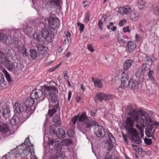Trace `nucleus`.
Returning <instances> with one entry per match:
<instances>
[{
  "instance_id": "obj_1",
  "label": "nucleus",
  "mask_w": 159,
  "mask_h": 159,
  "mask_svg": "<svg viewBox=\"0 0 159 159\" xmlns=\"http://www.w3.org/2000/svg\"><path fill=\"white\" fill-rule=\"evenodd\" d=\"M42 90L35 89L31 93L30 95L32 98L35 100L36 103L40 100L45 99L48 95L49 100L53 102L57 101V97L55 92L56 88L54 87H48L45 85L42 87Z\"/></svg>"
},
{
  "instance_id": "obj_2",
  "label": "nucleus",
  "mask_w": 159,
  "mask_h": 159,
  "mask_svg": "<svg viewBox=\"0 0 159 159\" xmlns=\"http://www.w3.org/2000/svg\"><path fill=\"white\" fill-rule=\"evenodd\" d=\"M24 144L26 145V150L20 149L17 150L18 148L21 147V145L17 147L16 149L13 150L14 153L16 157L27 158V159H38L34 153V151L33 145L29 141V138H26L24 141Z\"/></svg>"
},
{
  "instance_id": "obj_3",
  "label": "nucleus",
  "mask_w": 159,
  "mask_h": 159,
  "mask_svg": "<svg viewBox=\"0 0 159 159\" xmlns=\"http://www.w3.org/2000/svg\"><path fill=\"white\" fill-rule=\"evenodd\" d=\"M128 114L131 116L130 117H127L124 123V127L126 129L132 127L134 121H138L139 114L136 111L132 109L131 111L128 112Z\"/></svg>"
},
{
  "instance_id": "obj_4",
  "label": "nucleus",
  "mask_w": 159,
  "mask_h": 159,
  "mask_svg": "<svg viewBox=\"0 0 159 159\" xmlns=\"http://www.w3.org/2000/svg\"><path fill=\"white\" fill-rule=\"evenodd\" d=\"M36 102L35 100L31 97L27 98L25 100L24 104L25 106V108H26V111L27 112L24 113V115H27L28 114L29 115H31L32 112L33 110L31 108L32 106L33 105L34 103Z\"/></svg>"
},
{
  "instance_id": "obj_5",
  "label": "nucleus",
  "mask_w": 159,
  "mask_h": 159,
  "mask_svg": "<svg viewBox=\"0 0 159 159\" xmlns=\"http://www.w3.org/2000/svg\"><path fill=\"white\" fill-rule=\"evenodd\" d=\"M13 108L17 113L19 114L20 113L21 115L24 118H28L30 115H29L28 114H27V115L25 116L24 115V113L27 112V111H26V108L25 109L24 104L22 103L19 102L16 103Z\"/></svg>"
},
{
  "instance_id": "obj_6",
  "label": "nucleus",
  "mask_w": 159,
  "mask_h": 159,
  "mask_svg": "<svg viewBox=\"0 0 159 159\" xmlns=\"http://www.w3.org/2000/svg\"><path fill=\"white\" fill-rule=\"evenodd\" d=\"M113 96L110 94H106L103 93H97L95 100L98 102H102V100L108 101L112 99Z\"/></svg>"
},
{
  "instance_id": "obj_7",
  "label": "nucleus",
  "mask_w": 159,
  "mask_h": 159,
  "mask_svg": "<svg viewBox=\"0 0 159 159\" xmlns=\"http://www.w3.org/2000/svg\"><path fill=\"white\" fill-rule=\"evenodd\" d=\"M0 111L3 114V116H9L10 112L9 106L5 102H3L0 103Z\"/></svg>"
},
{
  "instance_id": "obj_8",
  "label": "nucleus",
  "mask_w": 159,
  "mask_h": 159,
  "mask_svg": "<svg viewBox=\"0 0 159 159\" xmlns=\"http://www.w3.org/2000/svg\"><path fill=\"white\" fill-rule=\"evenodd\" d=\"M93 130L95 134L99 138L103 137L105 134L103 128L102 126L98 125V122L97 124L94 126Z\"/></svg>"
},
{
  "instance_id": "obj_9",
  "label": "nucleus",
  "mask_w": 159,
  "mask_h": 159,
  "mask_svg": "<svg viewBox=\"0 0 159 159\" xmlns=\"http://www.w3.org/2000/svg\"><path fill=\"white\" fill-rule=\"evenodd\" d=\"M88 118H89L86 116V113L85 112H84L79 116H77L74 117L72 119L71 122L74 125H75L77 120L78 119L79 121L81 122L82 125Z\"/></svg>"
},
{
  "instance_id": "obj_10",
  "label": "nucleus",
  "mask_w": 159,
  "mask_h": 159,
  "mask_svg": "<svg viewBox=\"0 0 159 159\" xmlns=\"http://www.w3.org/2000/svg\"><path fill=\"white\" fill-rule=\"evenodd\" d=\"M128 73L127 71H123L121 74V86L124 88L127 86L128 82Z\"/></svg>"
},
{
  "instance_id": "obj_11",
  "label": "nucleus",
  "mask_w": 159,
  "mask_h": 159,
  "mask_svg": "<svg viewBox=\"0 0 159 159\" xmlns=\"http://www.w3.org/2000/svg\"><path fill=\"white\" fill-rule=\"evenodd\" d=\"M23 122L22 118L18 117L16 115H14L11 119L10 123L12 126H19Z\"/></svg>"
},
{
  "instance_id": "obj_12",
  "label": "nucleus",
  "mask_w": 159,
  "mask_h": 159,
  "mask_svg": "<svg viewBox=\"0 0 159 159\" xmlns=\"http://www.w3.org/2000/svg\"><path fill=\"white\" fill-rule=\"evenodd\" d=\"M97 123L95 120L89 118L85 122H84L82 125L83 128L90 129L92 127L93 125L95 126L96 124H97Z\"/></svg>"
},
{
  "instance_id": "obj_13",
  "label": "nucleus",
  "mask_w": 159,
  "mask_h": 159,
  "mask_svg": "<svg viewBox=\"0 0 159 159\" xmlns=\"http://www.w3.org/2000/svg\"><path fill=\"white\" fill-rule=\"evenodd\" d=\"M9 132V125L7 124L0 122V132L1 134H5Z\"/></svg>"
},
{
  "instance_id": "obj_14",
  "label": "nucleus",
  "mask_w": 159,
  "mask_h": 159,
  "mask_svg": "<svg viewBox=\"0 0 159 159\" xmlns=\"http://www.w3.org/2000/svg\"><path fill=\"white\" fill-rule=\"evenodd\" d=\"M131 11V8L129 6H125L119 8L118 12L123 15L128 14Z\"/></svg>"
},
{
  "instance_id": "obj_15",
  "label": "nucleus",
  "mask_w": 159,
  "mask_h": 159,
  "mask_svg": "<svg viewBox=\"0 0 159 159\" xmlns=\"http://www.w3.org/2000/svg\"><path fill=\"white\" fill-rule=\"evenodd\" d=\"M42 37L47 41L50 42L51 40L50 34L48 30L45 29H42L41 31Z\"/></svg>"
},
{
  "instance_id": "obj_16",
  "label": "nucleus",
  "mask_w": 159,
  "mask_h": 159,
  "mask_svg": "<svg viewBox=\"0 0 159 159\" xmlns=\"http://www.w3.org/2000/svg\"><path fill=\"white\" fill-rule=\"evenodd\" d=\"M49 25L52 28H55L59 25V20L53 17H50L48 20Z\"/></svg>"
},
{
  "instance_id": "obj_17",
  "label": "nucleus",
  "mask_w": 159,
  "mask_h": 159,
  "mask_svg": "<svg viewBox=\"0 0 159 159\" xmlns=\"http://www.w3.org/2000/svg\"><path fill=\"white\" fill-rule=\"evenodd\" d=\"M140 84V82L137 81L133 79H131L128 84L129 87L132 89H137L139 87V85Z\"/></svg>"
},
{
  "instance_id": "obj_18",
  "label": "nucleus",
  "mask_w": 159,
  "mask_h": 159,
  "mask_svg": "<svg viewBox=\"0 0 159 159\" xmlns=\"http://www.w3.org/2000/svg\"><path fill=\"white\" fill-rule=\"evenodd\" d=\"M153 128L152 125H148L147 129L145 130V133L147 136L148 138L150 137H153V134L155 131V129L152 131Z\"/></svg>"
},
{
  "instance_id": "obj_19",
  "label": "nucleus",
  "mask_w": 159,
  "mask_h": 159,
  "mask_svg": "<svg viewBox=\"0 0 159 159\" xmlns=\"http://www.w3.org/2000/svg\"><path fill=\"white\" fill-rule=\"evenodd\" d=\"M136 48L135 44L132 41H129L126 46V49L129 52L134 51Z\"/></svg>"
},
{
  "instance_id": "obj_20",
  "label": "nucleus",
  "mask_w": 159,
  "mask_h": 159,
  "mask_svg": "<svg viewBox=\"0 0 159 159\" xmlns=\"http://www.w3.org/2000/svg\"><path fill=\"white\" fill-rule=\"evenodd\" d=\"M5 66L8 70H11L15 68V65L12 62H11L9 60L6 59L4 61Z\"/></svg>"
},
{
  "instance_id": "obj_21",
  "label": "nucleus",
  "mask_w": 159,
  "mask_h": 159,
  "mask_svg": "<svg viewBox=\"0 0 159 159\" xmlns=\"http://www.w3.org/2000/svg\"><path fill=\"white\" fill-rule=\"evenodd\" d=\"M56 135L59 139H61L65 138V133L62 128H60L58 129Z\"/></svg>"
},
{
  "instance_id": "obj_22",
  "label": "nucleus",
  "mask_w": 159,
  "mask_h": 159,
  "mask_svg": "<svg viewBox=\"0 0 159 159\" xmlns=\"http://www.w3.org/2000/svg\"><path fill=\"white\" fill-rule=\"evenodd\" d=\"M133 63V61L132 60L129 59L126 60L123 64L124 69L126 71L130 67Z\"/></svg>"
},
{
  "instance_id": "obj_23",
  "label": "nucleus",
  "mask_w": 159,
  "mask_h": 159,
  "mask_svg": "<svg viewBox=\"0 0 159 159\" xmlns=\"http://www.w3.org/2000/svg\"><path fill=\"white\" fill-rule=\"evenodd\" d=\"M48 48L42 44H39L38 46V50L40 54H43L46 53Z\"/></svg>"
},
{
  "instance_id": "obj_24",
  "label": "nucleus",
  "mask_w": 159,
  "mask_h": 159,
  "mask_svg": "<svg viewBox=\"0 0 159 159\" xmlns=\"http://www.w3.org/2000/svg\"><path fill=\"white\" fill-rule=\"evenodd\" d=\"M140 116H144L146 121L147 123L148 124V125H152L153 120L149 116L145 115V114L144 112H143L141 113Z\"/></svg>"
},
{
  "instance_id": "obj_25",
  "label": "nucleus",
  "mask_w": 159,
  "mask_h": 159,
  "mask_svg": "<svg viewBox=\"0 0 159 159\" xmlns=\"http://www.w3.org/2000/svg\"><path fill=\"white\" fill-rule=\"evenodd\" d=\"M139 16V14L137 11H133L131 12L130 14V18L132 20L136 21L138 20Z\"/></svg>"
},
{
  "instance_id": "obj_26",
  "label": "nucleus",
  "mask_w": 159,
  "mask_h": 159,
  "mask_svg": "<svg viewBox=\"0 0 159 159\" xmlns=\"http://www.w3.org/2000/svg\"><path fill=\"white\" fill-rule=\"evenodd\" d=\"M92 80L93 81L95 86L98 88H101L102 86V80L96 79L92 78Z\"/></svg>"
},
{
  "instance_id": "obj_27",
  "label": "nucleus",
  "mask_w": 159,
  "mask_h": 159,
  "mask_svg": "<svg viewBox=\"0 0 159 159\" xmlns=\"http://www.w3.org/2000/svg\"><path fill=\"white\" fill-rule=\"evenodd\" d=\"M18 51L19 53L21 52L23 56H27L26 49L24 46H19L18 47Z\"/></svg>"
},
{
  "instance_id": "obj_28",
  "label": "nucleus",
  "mask_w": 159,
  "mask_h": 159,
  "mask_svg": "<svg viewBox=\"0 0 159 159\" xmlns=\"http://www.w3.org/2000/svg\"><path fill=\"white\" fill-rule=\"evenodd\" d=\"M31 25H32V23H30L27 25L26 27L24 28V30L25 33L26 34L29 33L32 31L33 27H31Z\"/></svg>"
},
{
  "instance_id": "obj_29",
  "label": "nucleus",
  "mask_w": 159,
  "mask_h": 159,
  "mask_svg": "<svg viewBox=\"0 0 159 159\" xmlns=\"http://www.w3.org/2000/svg\"><path fill=\"white\" fill-rule=\"evenodd\" d=\"M14 38H11V37H10L8 35V36L6 35L4 42L8 45L14 43Z\"/></svg>"
},
{
  "instance_id": "obj_30",
  "label": "nucleus",
  "mask_w": 159,
  "mask_h": 159,
  "mask_svg": "<svg viewBox=\"0 0 159 159\" xmlns=\"http://www.w3.org/2000/svg\"><path fill=\"white\" fill-rule=\"evenodd\" d=\"M127 129L128 130L129 132L132 135V137H134L139 135L136 130L132 127L130 128Z\"/></svg>"
},
{
  "instance_id": "obj_31",
  "label": "nucleus",
  "mask_w": 159,
  "mask_h": 159,
  "mask_svg": "<svg viewBox=\"0 0 159 159\" xmlns=\"http://www.w3.org/2000/svg\"><path fill=\"white\" fill-rule=\"evenodd\" d=\"M131 139L132 140L134 143L137 144H139L142 142L139 135L134 137H132Z\"/></svg>"
},
{
  "instance_id": "obj_32",
  "label": "nucleus",
  "mask_w": 159,
  "mask_h": 159,
  "mask_svg": "<svg viewBox=\"0 0 159 159\" xmlns=\"http://www.w3.org/2000/svg\"><path fill=\"white\" fill-rule=\"evenodd\" d=\"M17 30L15 29L10 30L9 31L8 35L11 37V38H14L17 36L18 34L17 33Z\"/></svg>"
},
{
  "instance_id": "obj_33",
  "label": "nucleus",
  "mask_w": 159,
  "mask_h": 159,
  "mask_svg": "<svg viewBox=\"0 0 159 159\" xmlns=\"http://www.w3.org/2000/svg\"><path fill=\"white\" fill-rule=\"evenodd\" d=\"M137 112H138L139 114V118L138 119V121H136L137 123H140L142 126H144L145 121L144 119L141 117L140 116V114L139 111H136Z\"/></svg>"
},
{
  "instance_id": "obj_34",
  "label": "nucleus",
  "mask_w": 159,
  "mask_h": 159,
  "mask_svg": "<svg viewBox=\"0 0 159 159\" xmlns=\"http://www.w3.org/2000/svg\"><path fill=\"white\" fill-rule=\"evenodd\" d=\"M138 7L139 10L143 8L144 7L145 1L144 0H139L138 2Z\"/></svg>"
},
{
  "instance_id": "obj_35",
  "label": "nucleus",
  "mask_w": 159,
  "mask_h": 159,
  "mask_svg": "<svg viewBox=\"0 0 159 159\" xmlns=\"http://www.w3.org/2000/svg\"><path fill=\"white\" fill-rule=\"evenodd\" d=\"M53 122L55 124L56 126L60 125L61 124V121L58 116H54L53 118Z\"/></svg>"
},
{
  "instance_id": "obj_36",
  "label": "nucleus",
  "mask_w": 159,
  "mask_h": 159,
  "mask_svg": "<svg viewBox=\"0 0 159 159\" xmlns=\"http://www.w3.org/2000/svg\"><path fill=\"white\" fill-rule=\"evenodd\" d=\"M55 148L56 149L60 150L61 149L62 145L61 141H57L55 142Z\"/></svg>"
},
{
  "instance_id": "obj_37",
  "label": "nucleus",
  "mask_w": 159,
  "mask_h": 159,
  "mask_svg": "<svg viewBox=\"0 0 159 159\" xmlns=\"http://www.w3.org/2000/svg\"><path fill=\"white\" fill-rule=\"evenodd\" d=\"M65 33L67 39H65L64 41L66 43H69L70 40V34L69 31H66Z\"/></svg>"
},
{
  "instance_id": "obj_38",
  "label": "nucleus",
  "mask_w": 159,
  "mask_h": 159,
  "mask_svg": "<svg viewBox=\"0 0 159 159\" xmlns=\"http://www.w3.org/2000/svg\"><path fill=\"white\" fill-rule=\"evenodd\" d=\"M6 85V82L4 80L3 76L2 74L0 75V87H4Z\"/></svg>"
},
{
  "instance_id": "obj_39",
  "label": "nucleus",
  "mask_w": 159,
  "mask_h": 159,
  "mask_svg": "<svg viewBox=\"0 0 159 159\" xmlns=\"http://www.w3.org/2000/svg\"><path fill=\"white\" fill-rule=\"evenodd\" d=\"M30 52L31 57L33 59H35L37 57V52L34 49H31L30 50Z\"/></svg>"
},
{
  "instance_id": "obj_40",
  "label": "nucleus",
  "mask_w": 159,
  "mask_h": 159,
  "mask_svg": "<svg viewBox=\"0 0 159 159\" xmlns=\"http://www.w3.org/2000/svg\"><path fill=\"white\" fill-rule=\"evenodd\" d=\"M117 39L119 43L120 44H124L126 42L124 38L120 35H118Z\"/></svg>"
},
{
  "instance_id": "obj_41",
  "label": "nucleus",
  "mask_w": 159,
  "mask_h": 159,
  "mask_svg": "<svg viewBox=\"0 0 159 159\" xmlns=\"http://www.w3.org/2000/svg\"><path fill=\"white\" fill-rule=\"evenodd\" d=\"M113 143L110 142H109L107 143L106 145L107 149L108 150H112L114 147Z\"/></svg>"
},
{
  "instance_id": "obj_42",
  "label": "nucleus",
  "mask_w": 159,
  "mask_h": 159,
  "mask_svg": "<svg viewBox=\"0 0 159 159\" xmlns=\"http://www.w3.org/2000/svg\"><path fill=\"white\" fill-rule=\"evenodd\" d=\"M6 37V34L2 32H0V42H4Z\"/></svg>"
},
{
  "instance_id": "obj_43",
  "label": "nucleus",
  "mask_w": 159,
  "mask_h": 159,
  "mask_svg": "<svg viewBox=\"0 0 159 159\" xmlns=\"http://www.w3.org/2000/svg\"><path fill=\"white\" fill-rule=\"evenodd\" d=\"M34 38L37 41H40L41 39V37L39 33L37 32H35L33 34Z\"/></svg>"
},
{
  "instance_id": "obj_44",
  "label": "nucleus",
  "mask_w": 159,
  "mask_h": 159,
  "mask_svg": "<svg viewBox=\"0 0 159 159\" xmlns=\"http://www.w3.org/2000/svg\"><path fill=\"white\" fill-rule=\"evenodd\" d=\"M3 72L5 74V76L8 82H10L11 79L10 75L6 70H3Z\"/></svg>"
},
{
  "instance_id": "obj_45",
  "label": "nucleus",
  "mask_w": 159,
  "mask_h": 159,
  "mask_svg": "<svg viewBox=\"0 0 159 159\" xmlns=\"http://www.w3.org/2000/svg\"><path fill=\"white\" fill-rule=\"evenodd\" d=\"M154 12L157 15H159V4H158L154 7Z\"/></svg>"
},
{
  "instance_id": "obj_46",
  "label": "nucleus",
  "mask_w": 159,
  "mask_h": 159,
  "mask_svg": "<svg viewBox=\"0 0 159 159\" xmlns=\"http://www.w3.org/2000/svg\"><path fill=\"white\" fill-rule=\"evenodd\" d=\"M45 1L46 3V5L48 7L51 6L53 2V0H45Z\"/></svg>"
},
{
  "instance_id": "obj_47",
  "label": "nucleus",
  "mask_w": 159,
  "mask_h": 159,
  "mask_svg": "<svg viewBox=\"0 0 159 159\" xmlns=\"http://www.w3.org/2000/svg\"><path fill=\"white\" fill-rule=\"evenodd\" d=\"M77 25L78 26H79V30L80 33L82 32L84 30V24L78 22Z\"/></svg>"
},
{
  "instance_id": "obj_48",
  "label": "nucleus",
  "mask_w": 159,
  "mask_h": 159,
  "mask_svg": "<svg viewBox=\"0 0 159 159\" xmlns=\"http://www.w3.org/2000/svg\"><path fill=\"white\" fill-rule=\"evenodd\" d=\"M56 111V110L54 109L53 108L52 109L49 110L48 113L50 117H52Z\"/></svg>"
},
{
  "instance_id": "obj_49",
  "label": "nucleus",
  "mask_w": 159,
  "mask_h": 159,
  "mask_svg": "<svg viewBox=\"0 0 159 159\" xmlns=\"http://www.w3.org/2000/svg\"><path fill=\"white\" fill-rule=\"evenodd\" d=\"M107 135L110 139L109 142L114 143V142H115V139L112 134L108 132L107 133Z\"/></svg>"
},
{
  "instance_id": "obj_50",
  "label": "nucleus",
  "mask_w": 159,
  "mask_h": 159,
  "mask_svg": "<svg viewBox=\"0 0 159 159\" xmlns=\"http://www.w3.org/2000/svg\"><path fill=\"white\" fill-rule=\"evenodd\" d=\"M90 13L89 12H88L86 15L85 18L84 20V21L87 23L89 21L90 19Z\"/></svg>"
},
{
  "instance_id": "obj_51",
  "label": "nucleus",
  "mask_w": 159,
  "mask_h": 159,
  "mask_svg": "<svg viewBox=\"0 0 159 159\" xmlns=\"http://www.w3.org/2000/svg\"><path fill=\"white\" fill-rule=\"evenodd\" d=\"M127 22V21L125 19H124L120 21L119 25L120 27L123 26Z\"/></svg>"
},
{
  "instance_id": "obj_52",
  "label": "nucleus",
  "mask_w": 159,
  "mask_h": 159,
  "mask_svg": "<svg viewBox=\"0 0 159 159\" xmlns=\"http://www.w3.org/2000/svg\"><path fill=\"white\" fill-rule=\"evenodd\" d=\"M153 73V71L152 70H151L150 69V70L149 71L148 74V77L149 79L151 80H153V78L152 75V74Z\"/></svg>"
},
{
  "instance_id": "obj_53",
  "label": "nucleus",
  "mask_w": 159,
  "mask_h": 159,
  "mask_svg": "<svg viewBox=\"0 0 159 159\" xmlns=\"http://www.w3.org/2000/svg\"><path fill=\"white\" fill-rule=\"evenodd\" d=\"M103 23L102 22V20L99 19L98 21V25L99 28L101 30H102L103 28Z\"/></svg>"
},
{
  "instance_id": "obj_54",
  "label": "nucleus",
  "mask_w": 159,
  "mask_h": 159,
  "mask_svg": "<svg viewBox=\"0 0 159 159\" xmlns=\"http://www.w3.org/2000/svg\"><path fill=\"white\" fill-rule=\"evenodd\" d=\"M64 143H65L66 146H68L71 144L72 143L70 139H65L63 141Z\"/></svg>"
},
{
  "instance_id": "obj_55",
  "label": "nucleus",
  "mask_w": 159,
  "mask_h": 159,
  "mask_svg": "<svg viewBox=\"0 0 159 159\" xmlns=\"http://www.w3.org/2000/svg\"><path fill=\"white\" fill-rule=\"evenodd\" d=\"M145 143L148 145H150L152 143V140L151 139H144Z\"/></svg>"
},
{
  "instance_id": "obj_56",
  "label": "nucleus",
  "mask_w": 159,
  "mask_h": 159,
  "mask_svg": "<svg viewBox=\"0 0 159 159\" xmlns=\"http://www.w3.org/2000/svg\"><path fill=\"white\" fill-rule=\"evenodd\" d=\"M87 48L89 51H90L91 52H92L94 51V49L92 47V45L89 44L88 45Z\"/></svg>"
},
{
  "instance_id": "obj_57",
  "label": "nucleus",
  "mask_w": 159,
  "mask_h": 159,
  "mask_svg": "<svg viewBox=\"0 0 159 159\" xmlns=\"http://www.w3.org/2000/svg\"><path fill=\"white\" fill-rule=\"evenodd\" d=\"M129 26H127L126 27H124L123 29V31L124 32H128L129 33L130 31L129 29Z\"/></svg>"
},
{
  "instance_id": "obj_58",
  "label": "nucleus",
  "mask_w": 159,
  "mask_h": 159,
  "mask_svg": "<svg viewBox=\"0 0 159 159\" xmlns=\"http://www.w3.org/2000/svg\"><path fill=\"white\" fill-rule=\"evenodd\" d=\"M136 128L139 130V132H143V130H144L143 128H142L139 125H136Z\"/></svg>"
},
{
  "instance_id": "obj_59",
  "label": "nucleus",
  "mask_w": 159,
  "mask_h": 159,
  "mask_svg": "<svg viewBox=\"0 0 159 159\" xmlns=\"http://www.w3.org/2000/svg\"><path fill=\"white\" fill-rule=\"evenodd\" d=\"M146 65L145 64H143L142 65V66L140 67V69L142 71V73H143V74L144 73V72L146 70Z\"/></svg>"
},
{
  "instance_id": "obj_60",
  "label": "nucleus",
  "mask_w": 159,
  "mask_h": 159,
  "mask_svg": "<svg viewBox=\"0 0 159 159\" xmlns=\"http://www.w3.org/2000/svg\"><path fill=\"white\" fill-rule=\"evenodd\" d=\"M55 141L54 140L51 139H49L48 140V143L50 145H51L55 143Z\"/></svg>"
},
{
  "instance_id": "obj_61",
  "label": "nucleus",
  "mask_w": 159,
  "mask_h": 159,
  "mask_svg": "<svg viewBox=\"0 0 159 159\" xmlns=\"http://www.w3.org/2000/svg\"><path fill=\"white\" fill-rule=\"evenodd\" d=\"M109 37V35L107 34H104L102 35L100 38V39H105L108 38Z\"/></svg>"
},
{
  "instance_id": "obj_62",
  "label": "nucleus",
  "mask_w": 159,
  "mask_h": 159,
  "mask_svg": "<svg viewBox=\"0 0 159 159\" xmlns=\"http://www.w3.org/2000/svg\"><path fill=\"white\" fill-rule=\"evenodd\" d=\"M122 135L123 138V139L125 143H128V142L127 139V136L125 135L124 134H122Z\"/></svg>"
},
{
  "instance_id": "obj_63",
  "label": "nucleus",
  "mask_w": 159,
  "mask_h": 159,
  "mask_svg": "<svg viewBox=\"0 0 159 159\" xmlns=\"http://www.w3.org/2000/svg\"><path fill=\"white\" fill-rule=\"evenodd\" d=\"M105 159H112L111 156L109 153H107V155L105 157Z\"/></svg>"
},
{
  "instance_id": "obj_64",
  "label": "nucleus",
  "mask_w": 159,
  "mask_h": 159,
  "mask_svg": "<svg viewBox=\"0 0 159 159\" xmlns=\"http://www.w3.org/2000/svg\"><path fill=\"white\" fill-rule=\"evenodd\" d=\"M2 159H10V157L9 155H6L2 157Z\"/></svg>"
}]
</instances>
